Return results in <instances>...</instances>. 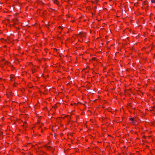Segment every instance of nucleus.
I'll list each match as a JSON object with an SVG mask.
<instances>
[{
    "mask_svg": "<svg viewBox=\"0 0 155 155\" xmlns=\"http://www.w3.org/2000/svg\"><path fill=\"white\" fill-rule=\"evenodd\" d=\"M43 125V124L41 123H40V122H38V123H37L35 126V127H38L39 128H41L42 125Z\"/></svg>",
    "mask_w": 155,
    "mask_h": 155,
    "instance_id": "nucleus-1",
    "label": "nucleus"
},
{
    "mask_svg": "<svg viewBox=\"0 0 155 155\" xmlns=\"http://www.w3.org/2000/svg\"><path fill=\"white\" fill-rule=\"evenodd\" d=\"M45 147L47 149H48V150H51V151H53V148L52 147H51L50 146H45Z\"/></svg>",
    "mask_w": 155,
    "mask_h": 155,
    "instance_id": "nucleus-2",
    "label": "nucleus"
},
{
    "mask_svg": "<svg viewBox=\"0 0 155 155\" xmlns=\"http://www.w3.org/2000/svg\"><path fill=\"white\" fill-rule=\"evenodd\" d=\"M134 117H131L129 118V120L131 121V124H134Z\"/></svg>",
    "mask_w": 155,
    "mask_h": 155,
    "instance_id": "nucleus-3",
    "label": "nucleus"
},
{
    "mask_svg": "<svg viewBox=\"0 0 155 155\" xmlns=\"http://www.w3.org/2000/svg\"><path fill=\"white\" fill-rule=\"evenodd\" d=\"M15 76L14 75H11L10 76V79L11 80H13L15 78Z\"/></svg>",
    "mask_w": 155,
    "mask_h": 155,
    "instance_id": "nucleus-4",
    "label": "nucleus"
},
{
    "mask_svg": "<svg viewBox=\"0 0 155 155\" xmlns=\"http://www.w3.org/2000/svg\"><path fill=\"white\" fill-rule=\"evenodd\" d=\"M85 34H81L80 35V36L81 37L83 36L84 37V38H85Z\"/></svg>",
    "mask_w": 155,
    "mask_h": 155,
    "instance_id": "nucleus-5",
    "label": "nucleus"
},
{
    "mask_svg": "<svg viewBox=\"0 0 155 155\" xmlns=\"http://www.w3.org/2000/svg\"><path fill=\"white\" fill-rule=\"evenodd\" d=\"M0 40H1V41L2 42H4L5 41V40L3 38H1Z\"/></svg>",
    "mask_w": 155,
    "mask_h": 155,
    "instance_id": "nucleus-6",
    "label": "nucleus"
},
{
    "mask_svg": "<svg viewBox=\"0 0 155 155\" xmlns=\"http://www.w3.org/2000/svg\"><path fill=\"white\" fill-rule=\"evenodd\" d=\"M54 3L57 4H58V1H55L54 2Z\"/></svg>",
    "mask_w": 155,
    "mask_h": 155,
    "instance_id": "nucleus-7",
    "label": "nucleus"
},
{
    "mask_svg": "<svg viewBox=\"0 0 155 155\" xmlns=\"http://www.w3.org/2000/svg\"><path fill=\"white\" fill-rule=\"evenodd\" d=\"M152 2L153 3H154L155 2V1L154 0H153V1H152Z\"/></svg>",
    "mask_w": 155,
    "mask_h": 155,
    "instance_id": "nucleus-8",
    "label": "nucleus"
},
{
    "mask_svg": "<svg viewBox=\"0 0 155 155\" xmlns=\"http://www.w3.org/2000/svg\"><path fill=\"white\" fill-rule=\"evenodd\" d=\"M40 130H41V132H42V131H43V130H42V129H40Z\"/></svg>",
    "mask_w": 155,
    "mask_h": 155,
    "instance_id": "nucleus-9",
    "label": "nucleus"
},
{
    "mask_svg": "<svg viewBox=\"0 0 155 155\" xmlns=\"http://www.w3.org/2000/svg\"><path fill=\"white\" fill-rule=\"evenodd\" d=\"M34 127H33V128H32V129H33V130H34Z\"/></svg>",
    "mask_w": 155,
    "mask_h": 155,
    "instance_id": "nucleus-10",
    "label": "nucleus"
}]
</instances>
